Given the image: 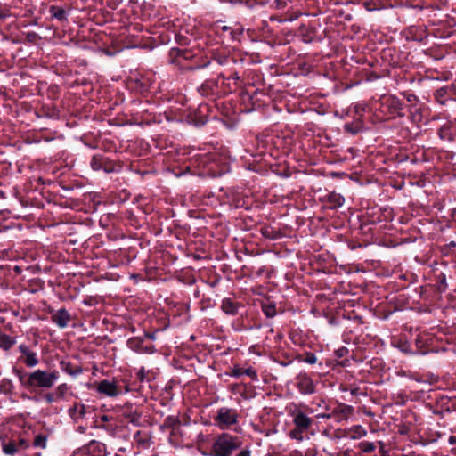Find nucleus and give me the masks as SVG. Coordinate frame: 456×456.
I'll return each mask as SVG.
<instances>
[{
	"label": "nucleus",
	"instance_id": "1",
	"mask_svg": "<svg viewBox=\"0 0 456 456\" xmlns=\"http://www.w3.org/2000/svg\"><path fill=\"white\" fill-rule=\"evenodd\" d=\"M20 380L28 387L39 388H51L59 379V372L56 370L46 371L43 370H36L28 374L27 380L24 376L19 372Z\"/></svg>",
	"mask_w": 456,
	"mask_h": 456
},
{
	"label": "nucleus",
	"instance_id": "2",
	"mask_svg": "<svg viewBox=\"0 0 456 456\" xmlns=\"http://www.w3.org/2000/svg\"><path fill=\"white\" fill-rule=\"evenodd\" d=\"M241 446L240 437L223 433L215 440L212 447L214 456H232V452Z\"/></svg>",
	"mask_w": 456,
	"mask_h": 456
},
{
	"label": "nucleus",
	"instance_id": "3",
	"mask_svg": "<svg viewBox=\"0 0 456 456\" xmlns=\"http://www.w3.org/2000/svg\"><path fill=\"white\" fill-rule=\"evenodd\" d=\"M239 413L237 410L229 407L219 408L215 416L214 422L220 429H229L238 423Z\"/></svg>",
	"mask_w": 456,
	"mask_h": 456
},
{
	"label": "nucleus",
	"instance_id": "4",
	"mask_svg": "<svg viewBox=\"0 0 456 456\" xmlns=\"http://www.w3.org/2000/svg\"><path fill=\"white\" fill-rule=\"evenodd\" d=\"M296 381L297 387L302 394L311 395L315 392L314 383L306 373H299L296 378Z\"/></svg>",
	"mask_w": 456,
	"mask_h": 456
},
{
	"label": "nucleus",
	"instance_id": "5",
	"mask_svg": "<svg viewBox=\"0 0 456 456\" xmlns=\"http://www.w3.org/2000/svg\"><path fill=\"white\" fill-rule=\"evenodd\" d=\"M103 444L92 440L88 444L79 448L75 453L76 456H100L95 455L94 452L97 451L99 453L102 452Z\"/></svg>",
	"mask_w": 456,
	"mask_h": 456
},
{
	"label": "nucleus",
	"instance_id": "6",
	"mask_svg": "<svg viewBox=\"0 0 456 456\" xmlns=\"http://www.w3.org/2000/svg\"><path fill=\"white\" fill-rule=\"evenodd\" d=\"M97 391L108 396H116L119 394L118 387L109 380H102L98 384Z\"/></svg>",
	"mask_w": 456,
	"mask_h": 456
},
{
	"label": "nucleus",
	"instance_id": "7",
	"mask_svg": "<svg viewBox=\"0 0 456 456\" xmlns=\"http://www.w3.org/2000/svg\"><path fill=\"white\" fill-rule=\"evenodd\" d=\"M53 322H55L60 328L67 327L69 322L70 321L69 314L63 308L58 310L52 316Z\"/></svg>",
	"mask_w": 456,
	"mask_h": 456
},
{
	"label": "nucleus",
	"instance_id": "8",
	"mask_svg": "<svg viewBox=\"0 0 456 456\" xmlns=\"http://www.w3.org/2000/svg\"><path fill=\"white\" fill-rule=\"evenodd\" d=\"M294 423L296 425V428L303 431H305L309 428V427L311 426L312 424V419L310 418H308L305 414H304L303 412H299L297 413L295 417H294Z\"/></svg>",
	"mask_w": 456,
	"mask_h": 456
},
{
	"label": "nucleus",
	"instance_id": "9",
	"mask_svg": "<svg viewBox=\"0 0 456 456\" xmlns=\"http://www.w3.org/2000/svg\"><path fill=\"white\" fill-rule=\"evenodd\" d=\"M86 413V407L85 404L75 403L69 410V416L76 421L83 419Z\"/></svg>",
	"mask_w": 456,
	"mask_h": 456
},
{
	"label": "nucleus",
	"instance_id": "10",
	"mask_svg": "<svg viewBox=\"0 0 456 456\" xmlns=\"http://www.w3.org/2000/svg\"><path fill=\"white\" fill-rule=\"evenodd\" d=\"M221 308L222 310L226 313L227 314H232V315H234L237 314V310H238V305L236 303H234L232 299L230 298H224L223 301H222V305H221Z\"/></svg>",
	"mask_w": 456,
	"mask_h": 456
},
{
	"label": "nucleus",
	"instance_id": "11",
	"mask_svg": "<svg viewBox=\"0 0 456 456\" xmlns=\"http://www.w3.org/2000/svg\"><path fill=\"white\" fill-rule=\"evenodd\" d=\"M51 13H52V16L53 18L57 19L58 20L61 21L66 19V12L62 8L52 6Z\"/></svg>",
	"mask_w": 456,
	"mask_h": 456
},
{
	"label": "nucleus",
	"instance_id": "12",
	"mask_svg": "<svg viewBox=\"0 0 456 456\" xmlns=\"http://www.w3.org/2000/svg\"><path fill=\"white\" fill-rule=\"evenodd\" d=\"M104 165V159L102 157H96L94 156L91 160V167L94 170H100L102 168H104L106 172L109 170L103 167Z\"/></svg>",
	"mask_w": 456,
	"mask_h": 456
},
{
	"label": "nucleus",
	"instance_id": "13",
	"mask_svg": "<svg viewBox=\"0 0 456 456\" xmlns=\"http://www.w3.org/2000/svg\"><path fill=\"white\" fill-rule=\"evenodd\" d=\"M329 200L333 204L334 208L341 207L345 202V199L340 194L337 193H331L329 196Z\"/></svg>",
	"mask_w": 456,
	"mask_h": 456
},
{
	"label": "nucleus",
	"instance_id": "14",
	"mask_svg": "<svg viewBox=\"0 0 456 456\" xmlns=\"http://www.w3.org/2000/svg\"><path fill=\"white\" fill-rule=\"evenodd\" d=\"M24 362L28 367H34L38 364V359L37 354L34 352L28 353L24 358Z\"/></svg>",
	"mask_w": 456,
	"mask_h": 456
},
{
	"label": "nucleus",
	"instance_id": "15",
	"mask_svg": "<svg viewBox=\"0 0 456 456\" xmlns=\"http://www.w3.org/2000/svg\"><path fill=\"white\" fill-rule=\"evenodd\" d=\"M3 451L5 454L14 455L18 451V446L14 443H9L3 445Z\"/></svg>",
	"mask_w": 456,
	"mask_h": 456
},
{
	"label": "nucleus",
	"instance_id": "16",
	"mask_svg": "<svg viewBox=\"0 0 456 456\" xmlns=\"http://www.w3.org/2000/svg\"><path fill=\"white\" fill-rule=\"evenodd\" d=\"M359 446L362 451L366 453L371 452L375 450L374 444L370 442H362Z\"/></svg>",
	"mask_w": 456,
	"mask_h": 456
},
{
	"label": "nucleus",
	"instance_id": "17",
	"mask_svg": "<svg viewBox=\"0 0 456 456\" xmlns=\"http://www.w3.org/2000/svg\"><path fill=\"white\" fill-rule=\"evenodd\" d=\"M263 311L267 317H273L276 314L275 306L273 305H264Z\"/></svg>",
	"mask_w": 456,
	"mask_h": 456
},
{
	"label": "nucleus",
	"instance_id": "18",
	"mask_svg": "<svg viewBox=\"0 0 456 456\" xmlns=\"http://www.w3.org/2000/svg\"><path fill=\"white\" fill-rule=\"evenodd\" d=\"M35 446L45 448L46 446V438L43 436H37L34 440Z\"/></svg>",
	"mask_w": 456,
	"mask_h": 456
},
{
	"label": "nucleus",
	"instance_id": "19",
	"mask_svg": "<svg viewBox=\"0 0 456 456\" xmlns=\"http://www.w3.org/2000/svg\"><path fill=\"white\" fill-rule=\"evenodd\" d=\"M303 432H304L303 430H301V429L298 430V428H296L295 429L290 431L289 436L293 439L301 441L303 439V436H302Z\"/></svg>",
	"mask_w": 456,
	"mask_h": 456
},
{
	"label": "nucleus",
	"instance_id": "20",
	"mask_svg": "<svg viewBox=\"0 0 456 456\" xmlns=\"http://www.w3.org/2000/svg\"><path fill=\"white\" fill-rule=\"evenodd\" d=\"M67 390H68V387L66 384H61V385L58 386L56 388V391H55L57 397H59V398L63 397L64 395L66 394Z\"/></svg>",
	"mask_w": 456,
	"mask_h": 456
},
{
	"label": "nucleus",
	"instance_id": "21",
	"mask_svg": "<svg viewBox=\"0 0 456 456\" xmlns=\"http://www.w3.org/2000/svg\"><path fill=\"white\" fill-rule=\"evenodd\" d=\"M305 362L309 364H314L317 362V357L314 354H306Z\"/></svg>",
	"mask_w": 456,
	"mask_h": 456
},
{
	"label": "nucleus",
	"instance_id": "22",
	"mask_svg": "<svg viewBox=\"0 0 456 456\" xmlns=\"http://www.w3.org/2000/svg\"><path fill=\"white\" fill-rule=\"evenodd\" d=\"M20 351L22 353V354L24 355V357L27 355L28 353H30L31 351H29L28 349V347L24 345H20Z\"/></svg>",
	"mask_w": 456,
	"mask_h": 456
},
{
	"label": "nucleus",
	"instance_id": "23",
	"mask_svg": "<svg viewBox=\"0 0 456 456\" xmlns=\"http://www.w3.org/2000/svg\"><path fill=\"white\" fill-rule=\"evenodd\" d=\"M45 399H46V401H47L49 403H53V402H54V401H55V396H54V395H53V394H47V395H45Z\"/></svg>",
	"mask_w": 456,
	"mask_h": 456
},
{
	"label": "nucleus",
	"instance_id": "24",
	"mask_svg": "<svg viewBox=\"0 0 456 456\" xmlns=\"http://www.w3.org/2000/svg\"><path fill=\"white\" fill-rule=\"evenodd\" d=\"M251 452L249 450H243L240 453L237 454V456H250Z\"/></svg>",
	"mask_w": 456,
	"mask_h": 456
},
{
	"label": "nucleus",
	"instance_id": "25",
	"mask_svg": "<svg viewBox=\"0 0 456 456\" xmlns=\"http://www.w3.org/2000/svg\"><path fill=\"white\" fill-rule=\"evenodd\" d=\"M263 234H264L265 237H268V238H271V239H273V238H274L273 236H271V235H270V232L268 231V229H265V230L263 232Z\"/></svg>",
	"mask_w": 456,
	"mask_h": 456
},
{
	"label": "nucleus",
	"instance_id": "26",
	"mask_svg": "<svg viewBox=\"0 0 456 456\" xmlns=\"http://www.w3.org/2000/svg\"><path fill=\"white\" fill-rule=\"evenodd\" d=\"M20 446L27 447L28 444H27V442L24 439H20Z\"/></svg>",
	"mask_w": 456,
	"mask_h": 456
},
{
	"label": "nucleus",
	"instance_id": "27",
	"mask_svg": "<svg viewBox=\"0 0 456 456\" xmlns=\"http://www.w3.org/2000/svg\"><path fill=\"white\" fill-rule=\"evenodd\" d=\"M246 373L248 375V376H255L256 373L254 370H252L251 369H248L246 370Z\"/></svg>",
	"mask_w": 456,
	"mask_h": 456
},
{
	"label": "nucleus",
	"instance_id": "28",
	"mask_svg": "<svg viewBox=\"0 0 456 456\" xmlns=\"http://www.w3.org/2000/svg\"><path fill=\"white\" fill-rule=\"evenodd\" d=\"M449 443H450L451 444H456V436H451V437L449 438Z\"/></svg>",
	"mask_w": 456,
	"mask_h": 456
},
{
	"label": "nucleus",
	"instance_id": "29",
	"mask_svg": "<svg viewBox=\"0 0 456 456\" xmlns=\"http://www.w3.org/2000/svg\"><path fill=\"white\" fill-rule=\"evenodd\" d=\"M77 431H78L79 433L83 434V433H85V432H86V428H85V427H83V426H79V427L77 428Z\"/></svg>",
	"mask_w": 456,
	"mask_h": 456
},
{
	"label": "nucleus",
	"instance_id": "30",
	"mask_svg": "<svg viewBox=\"0 0 456 456\" xmlns=\"http://www.w3.org/2000/svg\"><path fill=\"white\" fill-rule=\"evenodd\" d=\"M101 419H102V421H104V422H107V421L109 420V417H108L107 415H102V416L101 417Z\"/></svg>",
	"mask_w": 456,
	"mask_h": 456
},
{
	"label": "nucleus",
	"instance_id": "31",
	"mask_svg": "<svg viewBox=\"0 0 456 456\" xmlns=\"http://www.w3.org/2000/svg\"><path fill=\"white\" fill-rule=\"evenodd\" d=\"M81 372V370H77L76 371L74 372H70V374H77V373H80Z\"/></svg>",
	"mask_w": 456,
	"mask_h": 456
},
{
	"label": "nucleus",
	"instance_id": "32",
	"mask_svg": "<svg viewBox=\"0 0 456 456\" xmlns=\"http://www.w3.org/2000/svg\"><path fill=\"white\" fill-rule=\"evenodd\" d=\"M68 366H69V364H67V365H66V367H65V370H67V371H69V372L70 373V372H71V371H69V370H70V368H68Z\"/></svg>",
	"mask_w": 456,
	"mask_h": 456
},
{
	"label": "nucleus",
	"instance_id": "33",
	"mask_svg": "<svg viewBox=\"0 0 456 456\" xmlns=\"http://www.w3.org/2000/svg\"><path fill=\"white\" fill-rule=\"evenodd\" d=\"M150 338L153 339L154 338V336L153 335H147Z\"/></svg>",
	"mask_w": 456,
	"mask_h": 456
}]
</instances>
